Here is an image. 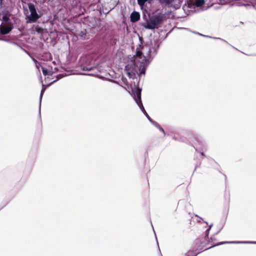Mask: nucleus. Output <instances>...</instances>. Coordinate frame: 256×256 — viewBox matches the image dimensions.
Listing matches in <instances>:
<instances>
[{
    "label": "nucleus",
    "instance_id": "f257e3e1",
    "mask_svg": "<svg viewBox=\"0 0 256 256\" xmlns=\"http://www.w3.org/2000/svg\"><path fill=\"white\" fill-rule=\"evenodd\" d=\"M146 70L145 64L140 62L138 57L128 62L125 66L126 74L130 78H133L136 74H144Z\"/></svg>",
    "mask_w": 256,
    "mask_h": 256
},
{
    "label": "nucleus",
    "instance_id": "f03ea898",
    "mask_svg": "<svg viewBox=\"0 0 256 256\" xmlns=\"http://www.w3.org/2000/svg\"><path fill=\"white\" fill-rule=\"evenodd\" d=\"M125 88L128 90L129 93L132 95L133 97L134 101L139 106L140 109L143 112L144 114L146 115V118H148L149 121L150 120H152L148 114H147L146 111L145 110L144 107L143 106L142 100H141V89H140L134 83V85L132 84L130 86H127V88Z\"/></svg>",
    "mask_w": 256,
    "mask_h": 256
},
{
    "label": "nucleus",
    "instance_id": "7ed1b4c3",
    "mask_svg": "<svg viewBox=\"0 0 256 256\" xmlns=\"http://www.w3.org/2000/svg\"><path fill=\"white\" fill-rule=\"evenodd\" d=\"M158 48V46L156 42H150V44H147L143 46L141 51L136 52V57H138L142 54L146 58H150L152 53H156V50Z\"/></svg>",
    "mask_w": 256,
    "mask_h": 256
},
{
    "label": "nucleus",
    "instance_id": "20e7f679",
    "mask_svg": "<svg viewBox=\"0 0 256 256\" xmlns=\"http://www.w3.org/2000/svg\"><path fill=\"white\" fill-rule=\"evenodd\" d=\"M164 14H156L152 17L149 20L147 21L144 27L148 29H154L163 22L164 18Z\"/></svg>",
    "mask_w": 256,
    "mask_h": 256
},
{
    "label": "nucleus",
    "instance_id": "39448f33",
    "mask_svg": "<svg viewBox=\"0 0 256 256\" xmlns=\"http://www.w3.org/2000/svg\"><path fill=\"white\" fill-rule=\"evenodd\" d=\"M28 8L30 14L26 16V23L34 22L40 18V16L38 14L34 4H29Z\"/></svg>",
    "mask_w": 256,
    "mask_h": 256
},
{
    "label": "nucleus",
    "instance_id": "423d86ee",
    "mask_svg": "<svg viewBox=\"0 0 256 256\" xmlns=\"http://www.w3.org/2000/svg\"><path fill=\"white\" fill-rule=\"evenodd\" d=\"M12 30V24H1L0 25V32L2 34H8Z\"/></svg>",
    "mask_w": 256,
    "mask_h": 256
},
{
    "label": "nucleus",
    "instance_id": "0eeeda50",
    "mask_svg": "<svg viewBox=\"0 0 256 256\" xmlns=\"http://www.w3.org/2000/svg\"><path fill=\"white\" fill-rule=\"evenodd\" d=\"M140 18V14L136 12H133L130 14V20L132 22L138 21Z\"/></svg>",
    "mask_w": 256,
    "mask_h": 256
},
{
    "label": "nucleus",
    "instance_id": "6e6552de",
    "mask_svg": "<svg viewBox=\"0 0 256 256\" xmlns=\"http://www.w3.org/2000/svg\"><path fill=\"white\" fill-rule=\"evenodd\" d=\"M2 24H13L9 16L7 14H4L2 17Z\"/></svg>",
    "mask_w": 256,
    "mask_h": 256
},
{
    "label": "nucleus",
    "instance_id": "1a4fd4ad",
    "mask_svg": "<svg viewBox=\"0 0 256 256\" xmlns=\"http://www.w3.org/2000/svg\"><path fill=\"white\" fill-rule=\"evenodd\" d=\"M206 0H190L191 2L197 7L202 6Z\"/></svg>",
    "mask_w": 256,
    "mask_h": 256
},
{
    "label": "nucleus",
    "instance_id": "9d476101",
    "mask_svg": "<svg viewBox=\"0 0 256 256\" xmlns=\"http://www.w3.org/2000/svg\"><path fill=\"white\" fill-rule=\"evenodd\" d=\"M256 244V242H222L220 244Z\"/></svg>",
    "mask_w": 256,
    "mask_h": 256
},
{
    "label": "nucleus",
    "instance_id": "9b49d317",
    "mask_svg": "<svg viewBox=\"0 0 256 256\" xmlns=\"http://www.w3.org/2000/svg\"><path fill=\"white\" fill-rule=\"evenodd\" d=\"M42 73H43L44 75V76H46V75L52 76L53 73L54 72L53 71L49 70L47 68H44L42 66Z\"/></svg>",
    "mask_w": 256,
    "mask_h": 256
},
{
    "label": "nucleus",
    "instance_id": "f8f14e48",
    "mask_svg": "<svg viewBox=\"0 0 256 256\" xmlns=\"http://www.w3.org/2000/svg\"><path fill=\"white\" fill-rule=\"evenodd\" d=\"M158 1L160 4L167 6L171 4L174 0H158Z\"/></svg>",
    "mask_w": 256,
    "mask_h": 256
},
{
    "label": "nucleus",
    "instance_id": "ddd939ff",
    "mask_svg": "<svg viewBox=\"0 0 256 256\" xmlns=\"http://www.w3.org/2000/svg\"><path fill=\"white\" fill-rule=\"evenodd\" d=\"M152 1V0H138V2L140 6H142L146 2L150 3Z\"/></svg>",
    "mask_w": 256,
    "mask_h": 256
},
{
    "label": "nucleus",
    "instance_id": "4468645a",
    "mask_svg": "<svg viewBox=\"0 0 256 256\" xmlns=\"http://www.w3.org/2000/svg\"><path fill=\"white\" fill-rule=\"evenodd\" d=\"M92 70V68L91 66L87 67V66H84L82 68L83 70H88V71H90Z\"/></svg>",
    "mask_w": 256,
    "mask_h": 256
},
{
    "label": "nucleus",
    "instance_id": "2eb2a0df",
    "mask_svg": "<svg viewBox=\"0 0 256 256\" xmlns=\"http://www.w3.org/2000/svg\"><path fill=\"white\" fill-rule=\"evenodd\" d=\"M86 34V32L85 31H84V32H81V35H80V36L82 37V38H85V36Z\"/></svg>",
    "mask_w": 256,
    "mask_h": 256
},
{
    "label": "nucleus",
    "instance_id": "dca6fc26",
    "mask_svg": "<svg viewBox=\"0 0 256 256\" xmlns=\"http://www.w3.org/2000/svg\"><path fill=\"white\" fill-rule=\"evenodd\" d=\"M158 128L160 130V131H161L162 132V133L164 134V135H165V134H166L165 132H164V130L162 128H161L160 126V128Z\"/></svg>",
    "mask_w": 256,
    "mask_h": 256
},
{
    "label": "nucleus",
    "instance_id": "f3484780",
    "mask_svg": "<svg viewBox=\"0 0 256 256\" xmlns=\"http://www.w3.org/2000/svg\"><path fill=\"white\" fill-rule=\"evenodd\" d=\"M44 90H45L44 88H42L41 90V93H40V100H42V94H43L44 92Z\"/></svg>",
    "mask_w": 256,
    "mask_h": 256
},
{
    "label": "nucleus",
    "instance_id": "a211bd4d",
    "mask_svg": "<svg viewBox=\"0 0 256 256\" xmlns=\"http://www.w3.org/2000/svg\"><path fill=\"white\" fill-rule=\"evenodd\" d=\"M37 68V69H39V66H40V64L38 62V63L35 64Z\"/></svg>",
    "mask_w": 256,
    "mask_h": 256
},
{
    "label": "nucleus",
    "instance_id": "6ab92c4d",
    "mask_svg": "<svg viewBox=\"0 0 256 256\" xmlns=\"http://www.w3.org/2000/svg\"><path fill=\"white\" fill-rule=\"evenodd\" d=\"M150 122L154 126H156L158 124L156 122H154V120H150Z\"/></svg>",
    "mask_w": 256,
    "mask_h": 256
},
{
    "label": "nucleus",
    "instance_id": "aec40b11",
    "mask_svg": "<svg viewBox=\"0 0 256 256\" xmlns=\"http://www.w3.org/2000/svg\"><path fill=\"white\" fill-rule=\"evenodd\" d=\"M198 220H197V221L198 222H201L202 220H203V219L202 218H200L198 216Z\"/></svg>",
    "mask_w": 256,
    "mask_h": 256
},
{
    "label": "nucleus",
    "instance_id": "412c9836",
    "mask_svg": "<svg viewBox=\"0 0 256 256\" xmlns=\"http://www.w3.org/2000/svg\"><path fill=\"white\" fill-rule=\"evenodd\" d=\"M212 224H210V225L209 226V228L208 230V232H210V228H212Z\"/></svg>",
    "mask_w": 256,
    "mask_h": 256
},
{
    "label": "nucleus",
    "instance_id": "4be33fe9",
    "mask_svg": "<svg viewBox=\"0 0 256 256\" xmlns=\"http://www.w3.org/2000/svg\"><path fill=\"white\" fill-rule=\"evenodd\" d=\"M33 61L34 62L35 64L38 63V62L34 58H32Z\"/></svg>",
    "mask_w": 256,
    "mask_h": 256
},
{
    "label": "nucleus",
    "instance_id": "5701e85b",
    "mask_svg": "<svg viewBox=\"0 0 256 256\" xmlns=\"http://www.w3.org/2000/svg\"><path fill=\"white\" fill-rule=\"evenodd\" d=\"M208 234H209V232H208V230H207L206 231V235L208 236Z\"/></svg>",
    "mask_w": 256,
    "mask_h": 256
},
{
    "label": "nucleus",
    "instance_id": "b1692460",
    "mask_svg": "<svg viewBox=\"0 0 256 256\" xmlns=\"http://www.w3.org/2000/svg\"><path fill=\"white\" fill-rule=\"evenodd\" d=\"M156 126V128H159L160 126V125H159L158 124H157Z\"/></svg>",
    "mask_w": 256,
    "mask_h": 256
},
{
    "label": "nucleus",
    "instance_id": "393cba45",
    "mask_svg": "<svg viewBox=\"0 0 256 256\" xmlns=\"http://www.w3.org/2000/svg\"><path fill=\"white\" fill-rule=\"evenodd\" d=\"M186 256H190V255L188 254H186ZM190 256H196V255H194V256L190 255Z\"/></svg>",
    "mask_w": 256,
    "mask_h": 256
},
{
    "label": "nucleus",
    "instance_id": "a878e982",
    "mask_svg": "<svg viewBox=\"0 0 256 256\" xmlns=\"http://www.w3.org/2000/svg\"><path fill=\"white\" fill-rule=\"evenodd\" d=\"M55 81H56V80H53V81H52V82H50V84H52V83H53V82H54Z\"/></svg>",
    "mask_w": 256,
    "mask_h": 256
},
{
    "label": "nucleus",
    "instance_id": "bb28decb",
    "mask_svg": "<svg viewBox=\"0 0 256 256\" xmlns=\"http://www.w3.org/2000/svg\"><path fill=\"white\" fill-rule=\"evenodd\" d=\"M13 44L15 45H17L16 44L14 43V42H13Z\"/></svg>",
    "mask_w": 256,
    "mask_h": 256
}]
</instances>
